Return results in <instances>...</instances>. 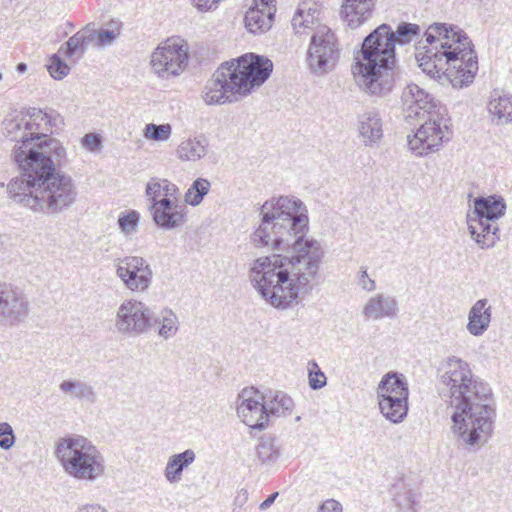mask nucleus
<instances>
[{"instance_id":"nucleus-49","label":"nucleus","mask_w":512,"mask_h":512,"mask_svg":"<svg viewBox=\"0 0 512 512\" xmlns=\"http://www.w3.org/2000/svg\"><path fill=\"white\" fill-rule=\"evenodd\" d=\"M319 512H342V505L334 499H329L320 506Z\"/></svg>"},{"instance_id":"nucleus-15","label":"nucleus","mask_w":512,"mask_h":512,"mask_svg":"<svg viewBox=\"0 0 512 512\" xmlns=\"http://www.w3.org/2000/svg\"><path fill=\"white\" fill-rule=\"evenodd\" d=\"M258 392L251 389H244L240 395L241 403L237 407V414L241 421L248 427L263 430L268 425L269 413L266 403H262L257 396Z\"/></svg>"},{"instance_id":"nucleus-46","label":"nucleus","mask_w":512,"mask_h":512,"mask_svg":"<svg viewBox=\"0 0 512 512\" xmlns=\"http://www.w3.org/2000/svg\"><path fill=\"white\" fill-rule=\"evenodd\" d=\"M102 143L101 137L96 133H87L82 138V145L89 151H96Z\"/></svg>"},{"instance_id":"nucleus-9","label":"nucleus","mask_w":512,"mask_h":512,"mask_svg":"<svg viewBox=\"0 0 512 512\" xmlns=\"http://www.w3.org/2000/svg\"><path fill=\"white\" fill-rule=\"evenodd\" d=\"M506 203L501 196L476 197L474 210L468 215V229L471 237L481 248L494 246L499 239L496 220L505 214Z\"/></svg>"},{"instance_id":"nucleus-19","label":"nucleus","mask_w":512,"mask_h":512,"mask_svg":"<svg viewBox=\"0 0 512 512\" xmlns=\"http://www.w3.org/2000/svg\"><path fill=\"white\" fill-rule=\"evenodd\" d=\"M2 133L11 141L20 143L19 146H23L24 149L33 144L30 140L27 115L24 111L15 110L7 114L2 122Z\"/></svg>"},{"instance_id":"nucleus-2","label":"nucleus","mask_w":512,"mask_h":512,"mask_svg":"<svg viewBox=\"0 0 512 512\" xmlns=\"http://www.w3.org/2000/svg\"><path fill=\"white\" fill-rule=\"evenodd\" d=\"M12 157L21 169V174L6 186L12 202L45 215H57L75 203L73 179L56 170L66 158L59 140L44 139L25 149L14 146Z\"/></svg>"},{"instance_id":"nucleus-47","label":"nucleus","mask_w":512,"mask_h":512,"mask_svg":"<svg viewBox=\"0 0 512 512\" xmlns=\"http://www.w3.org/2000/svg\"><path fill=\"white\" fill-rule=\"evenodd\" d=\"M117 33H115L113 30H101L99 32L96 31V37H97V43L98 45H107L111 44L114 39L116 38Z\"/></svg>"},{"instance_id":"nucleus-5","label":"nucleus","mask_w":512,"mask_h":512,"mask_svg":"<svg viewBox=\"0 0 512 512\" xmlns=\"http://www.w3.org/2000/svg\"><path fill=\"white\" fill-rule=\"evenodd\" d=\"M352 74L360 90L369 96L385 97L393 90L401 71L388 24H381L364 38Z\"/></svg>"},{"instance_id":"nucleus-39","label":"nucleus","mask_w":512,"mask_h":512,"mask_svg":"<svg viewBox=\"0 0 512 512\" xmlns=\"http://www.w3.org/2000/svg\"><path fill=\"white\" fill-rule=\"evenodd\" d=\"M421 28L418 24L401 22L397 25L395 31L392 30L393 45L396 43L404 45L410 43L415 37L420 35Z\"/></svg>"},{"instance_id":"nucleus-55","label":"nucleus","mask_w":512,"mask_h":512,"mask_svg":"<svg viewBox=\"0 0 512 512\" xmlns=\"http://www.w3.org/2000/svg\"><path fill=\"white\" fill-rule=\"evenodd\" d=\"M2 77H3V75H2V73L0 72V80H2Z\"/></svg>"},{"instance_id":"nucleus-11","label":"nucleus","mask_w":512,"mask_h":512,"mask_svg":"<svg viewBox=\"0 0 512 512\" xmlns=\"http://www.w3.org/2000/svg\"><path fill=\"white\" fill-rule=\"evenodd\" d=\"M156 322L153 311L144 302L127 299L117 308L114 325L119 334L138 337L147 333Z\"/></svg>"},{"instance_id":"nucleus-3","label":"nucleus","mask_w":512,"mask_h":512,"mask_svg":"<svg viewBox=\"0 0 512 512\" xmlns=\"http://www.w3.org/2000/svg\"><path fill=\"white\" fill-rule=\"evenodd\" d=\"M438 391L451 410V431L458 446L480 450L493 435L497 415L491 387L474 376L466 361L452 356L442 364Z\"/></svg>"},{"instance_id":"nucleus-42","label":"nucleus","mask_w":512,"mask_h":512,"mask_svg":"<svg viewBox=\"0 0 512 512\" xmlns=\"http://www.w3.org/2000/svg\"><path fill=\"white\" fill-rule=\"evenodd\" d=\"M48 70L50 75L54 79L61 80L65 76L69 74L70 68L69 66L61 59L60 56L54 54L51 57V63L48 66Z\"/></svg>"},{"instance_id":"nucleus-43","label":"nucleus","mask_w":512,"mask_h":512,"mask_svg":"<svg viewBox=\"0 0 512 512\" xmlns=\"http://www.w3.org/2000/svg\"><path fill=\"white\" fill-rule=\"evenodd\" d=\"M16 442V435L12 426L8 422L0 423V448L3 450L11 449Z\"/></svg>"},{"instance_id":"nucleus-28","label":"nucleus","mask_w":512,"mask_h":512,"mask_svg":"<svg viewBox=\"0 0 512 512\" xmlns=\"http://www.w3.org/2000/svg\"><path fill=\"white\" fill-rule=\"evenodd\" d=\"M274 12L271 9H260V7H251L245 14V26L253 34H261L271 28L274 19Z\"/></svg>"},{"instance_id":"nucleus-52","label":"nucleus","mask_w":512,"mask_h":512,"mask_svg":"<svg viewBox=\"0 0 512 512\" xmlns=\"http://www.w3.org/2000/svg\"><path fill=\"white\" fill-rule=\"evenodd\" d=\"M77 512H107L103 507L99 505H87L78 509Z\"/></svg>"},{"instance_id":"nucleus-50","label":"nucleus","mask_w":512,"mask_h":512,"mask_svg":"<svg viewBox=\"0 0 512 512\" xmlns=\"http://www.w3.org/2000/svg\"><path fill=\"white\" fill-rule=\"evenodd\" d=\"M278 497V492H274L271 495H269L263 502L260 503L259 508L261 510L268 509L276 500Z\"/></svg>"},{"instance_id":"nucleus-37","label":"nucleus","mask_w":512,"mask_h":512,"mask_svg":"<svg viewBox=\"0 0 512 512\" xmlns=\"http://www.w3.org/2000/svg\"><path fill=\"white\" fill-rule=\"evenodd\" d=\"M210 187L209 180L201 177L197 178L185 193V202L191 206L199 205L205 195L208 194Z\"/></svg>"},{"instance_id":"nucleus-36","label":"nucleus","mask_w":512,"mask_h":512,"mask_svg":"<svg viewBox=\"0 0 512 512\" xmlns=\"http://www.w3.org/2000/svg\"><path fill=\"white\" fill-rule=\"evenodd\" d=\"M390 492L395 504L401 511L411 510L415 512L416 499L411 489L402 479L397 480L392 485Z\"/></svg>"},{"instance_id":"nucleus-35","label":"nucleus","mask_w":512,"mask_h":512,"mask_svg":"<svg viewBox=\"0 0 512 512\" xmlns=\"http://www.w3.org/2000/svg\"><path fill=\"white\" fill-rule=\"evenodd\" d=\"M159 324L157 334L159 337L167 340L174 337L179 330V319L177 315L169 308H165L160 312V315L155 317Z\"/></svg>"},{"instance_id":"nucleus-48","label":"nucleus","mask_w":512,"mask_h":512,"mask_svg":"<svg viewBox=\"0 0 512 512\" xmlns=\"http://www.w3.org/2000/svg\"><path fill=\"white\" fill-rule=\"evenodd\" d=\"M193 5L199 10V11H210L212 9H216L218 3L220 0H192Z\"/></svg>"},{"instance_id":"nucleus-31","label":"nucleus","mask_w":512,"mask_h":512,"mask_svg":"<svg viewBox=\"0 0 512 512\" xmlns=\"http://www.w3.org/2000/svg\"><path fill=\"white\" fill-rule=\"evenodd\" d=\"M383 416L392 423H400L407 416L408 398H391L378 401Z\"/></svg>"},{"instance_id":"nucleus-25","label":"nucleus","mask_w":512,"mask_h":512,"mask_svg":"<svg viewBox=\"0 0 512 512\" xmlns=\"http://www.w3.org/2000/svg\"><path fill=\"white\" fill-rule=\"evenodd\" d=\"M342 13L351 28H357L366 21L373 12L375 0H345Z\"/></svg>"},{"instance_id":"nucleus-45","label":"nucleus","mask_w":512,"mask_h":512,"mask_svg":"<svg viewBox=\"0 0 512 512\" xmlns=\"http://www.w3.org/2000/svg\"><path fill=\"white\" fill-rule=\"evenodd\" d=\"M358 274V284L363 290L371 292L376 289V283L368 276L367 269L365 267H360Z\"/></svg>"},{"instance_id":"nucleus-20","label":"nucleus","mask_w":512,"mask_h":512,"mask_svg":"<svg viewBox=\"0 0 512 512\" xmlns=\"http://www.w3.org/2000/svg\"><path fill=\"white\" fill-rule=\"evenodd\" d=\"M320 7L315 0H301L292 18L291 24L296 34H306L307 30H317L319 24Z\"/></svg>"},{"instance_id":"nucleus-22","label":"nucleus","mask_w":512,"mask_h":512,"mask_svg":"<svg viewBox=\"0 0 512 512\" xmlns=\"http://www.w3.org/2000/svg\"><path fill=\"white\" fill-rule=\"evenodd\" d=\"M359 134L366 146L375 145L383 136L382 119L378 111H366L359 116Z\"/></svg>"},{"instance_id":"nucleus-53","label":"nucleus","mask_w":512,"mask_h":512,"mask_svg":"<svg viewBox=\"0 0 512 512\" xmlns=\"http://www.w3.org/2000/svg\"><path fill=\"white\" fill-rule=\"evenodd\" d=\"M6 241H7V235L0 233V252L5 248Z\"/></svg>"},{"instance_id":"nucleus-27","label":"nucleus","mask_w":512,"mask_h":512,"mask_svg":"<svg viewBox=\"0 0 512 512\" xmlns=\"http://www.w3.org/2000/svg\"><path fill=\"white\" fill-rule=\"evenodd\" d=\"M59 389L72 399L93 404L97 401V393L94 387L86 381L79 379L63 380Z\"/></svg>"},{"instance_id":"nucleus-33","label":"nucleus","mask_w":512,"mask_h":512,"mask_svg":"<svg viewBox=\"0 0 512 512\" xmlns=\"http://www.w3.org/2000/svg\"><path fill=\"white\" fill-rule=\"evenodd\" d=\"M207 141L203 137L183 141L177 149V155L184 161H197L207 153Z\"/></svg>"},{"instance_id":"nucleus-7","label":"nucleus","mask_w":512,"mask_h":512,"mask_svg":"<svg viewBox=\"0 0 512 512\" xmlns=\"http://www.w3.org/2000/svg\"><path fill=\"white\" fill-rule=\"evenodd\" d=\"M413 110L417 112L414 119L424 121L412 137L408 136L409 149L415 155H427L451 140L453 132L447 109L432 95L427 93V99L420 98Z\"/></svg>"},{"instance_id":"nucleus-34","label":"nucleus","mask_w":512,"mask_h":512,"mask_svg":"<svg viewBox=\"0 0 512 512\" xmlns=\"http://www.w3.org/2000/svg\"><path fill=\"white\" fill-rule=\"evenodd\" d=\"M280 448L272 436H263L256 446V455L261 465L271 466L280 457Z\"/></svg>"},{"instance_id":"nucleus-23","label":"nucleus","mask_w":512,"mask_h":512,"mask_svg":"<svg viewBox=\"0 0 512 512\" xmlns=\"http://www.w3.org/2000/svg\"><path fill=\"white\" fill-rule=\"evenodd\" d=\"M96 38V30L89 25L71 36L59 48V53L67 58L80 59L87 50L88 45Z\"/></svg>"},{"instance_id":"nucleus-51","label":"nucleus","mask_w":512,"mask_h":512,"mask_svg":"<svg viewBox=\"0 0 512 512\" xmlns=\"http://www.w3.org/2000/svg\"><path fill=\"white\" fill-rule=\"evenodd\" d=\"M254 1H255V5L257 6V4H258V7H260V9H264L266 11H267V9H271V11H273L275 13V11H276L275 6L272 5L274 0H254Z\"/></svg>"},{"instance_id":"nucleus-10","label":"nucleus","mask_w":512,"mask_h":512,"mask_svg":"<svg viewBox=\"0 0 512 512\" xmlns=\"http://www.w3.org/2000/svg\"><path fill=\"white\" fill-rule=\"evenodd\" d=\"M340 58V48L335 33L328 26H320L312 34L306 53L309 71L316 76L331 72Z\"/></svg>"},{"instance_id":"nucleus-1","label":"nucleus","mask_w":512,"mask_h":512,"mask_svg":"<svg viewBox=\"0 0 512 512\" xmlns=\"http://www.w3.org/2000/svg\"><path fill=\"white\" fill-rule=\"evenodd\" d=\"M307 212L305 204L294 196L265 201L260 208L261 222L251 235L256 247L291 253L260 257L249 271L253 287L279 310L297 305L319 283L324 250L317 240L306 238Z\"/></svg>"},{"instance_id":"nucleus-54","label":"nucleus","mask_w":512,"mask_h":512,"mask_svg":"<svg viewBox=\"0 0 512 512\" xmlns=\"http://www.w3.org/2000/svg\"><path fill=\"white\" fill-rule=\"evenodd\" d=\"M16 70L17 72L19 73H24L26 70H27V65L25 63H19L17 66H16Z\"/></svg>"},{"instance_id":"nucleus-12","label":"nucleus","mask_w":512,"mask_h":512,"mask_svg":"<svg viewBox=\"0 0 512 512\" xmlns=\"http://www.w3.org/2000/svg\"><path fill=\"white\" fill-rule=\"evenodd\" d=\"M30 310L28 297L21 288L0 282V326L19 327L27 321Z\"/></svg>"},{"instance_id":"nucleus-26","label":"nucleus","mask_w":512,"mask_h":512,"mask_svg":"<svg viewBox=\"0 0 512 512\" xmlns=\"http://www.w3.org/2000/svg\"><path fill=\"white\" fill-rule=\"evenodd\" d=\"M196 459V454L192 449L173 454L169 457L164 469L166 480L171 483H178L182 478L183 471L189 467Z\"/></svg>"},{"instance_id":"nucleus-24","label":"nucleus","mask_w":512,"mask_h":512,"mask_svg":"<svg viewBox=\"0 0 512 512\" xmlns=\"http://www.w3.org/2000/svg\"><path fill=\"white\" fill-rule=\"evenodd\" d=\"M409 390L406 381L396 372L385 374L377 387L378 401L391 398H408Z\"/></svg>"},{"instance_id":"nucleus-6","label":"nucleus","mask_w":512,"mask_h":512,"mask_svg":"<svg viewBox=\"0 0 512 512\" xmlns=\"http://www.w3.org/2000/svg\"><path fill=\"white\" fill-rule=\"evenodd\" d=\"M273 62L254 53L223 62L206 82L202 98L207 105L236 102L270 77Z\"/></svg>"},{"instance_id":"nucleus-16","label":"nucleus","mask_w":512,"mask_h":512,"mask_svg":"<svg viewBox=\"0 0 512 512\" xmlns=\"http://www.w3.org/2000/svg\"><path fill=\"white\" fill-rule=\"evenodd\" d=\"M150 212L154 223L164 230L179 228L187 221V207L178 199H160L150 205Z\"/></svg>"},{"instance_id":"nucleus-4","label":"nucleus","mask_w":512,"mask_h":512,"mask_svg":"<svg viewBox=\"0 0 512 512\" xmlns=\"http://www.w3.org/2000/svg\"><path fill=\"white\" fill-rule=\"evenodd\" d=\"M425 45L419 42L416 59L424 73L433 79L445 76L453 87L473 82L478 59L469 37L455 26L434 23L424 33Z\"/></svg>"},{"instance_id":"nucleus-13","label":"nucleus","mask_w":512,"mask_h":512,"mask_svg":"<svg viewBox=\"0 0 512 512\" xmlns=\"http://www.w3.org/2000/svg\"><path fill=\"white\" fill-rule=\"evenodd\" d=\"M116 275L132 292H145L152 283L153 272L149 263L140 256L119 259Z\"/></svg>"},{"instance_id":"nucleus-21","label":"nucleus","mask_w":512,"mask_h":512,"mask_svg":"<svg viewBox=\"0 0 512 512\" xmlns=\"http://www.w3.org/2000/svg\"><path fill=\"white\" fill-rule=\"evenodd\" d=\"M492 319V307L488 299L477 300L468 312L467 331L475 337L482 336L489 328Z\"/></svg>"},{"instance_id":"nucleus-40","label":"nucleus","mask_w":512,"mask_h":512,"mask_svg":"<svg viewBox=\"0 0 512 512\" xmlns=\"http://www.w3.org/2000/svg\"><path fill=\"white\" fill-rule=\"evenodd\" d=\"M308 382L312 390H319L327 383V378L323 371L319 368L315 360L308 362Z\"/></svg>"},{"instance_id":"nucleus-17","label":"nucleus","mask_w":512,"mask_h":512,"mask_svg":"<svg viewBox=\"0 0 512 512\" xmlns=\"http://www.w3.org/2000/svg\"><path fill=\"white\" fill-rule=\"evenodd\" d=\"M399 302L395 296L376 293L363 306L362 315L366 320L394 319L399 314Z\"/></svg>"},{"instance_id":"nucleus-18","label":"nucleus","mask_w":512,"mask_h":512,"mask_svg":"<svg viewBox=\"0 0 512 512\" xmlns=\"http://www.w3.org/2000/svg\"><path fill=\"white\" fill-rule=\"evenodd\" d=\"M26 115L32 143L40 142L44 139H53L48 136V132H52V127H57L62 123V118L59 114H49L36 108H29Z\"/></svg>"},{"instance_id":"nucleus-32","label":"nucleus","mask_w":512,"mask_h":512,"mask_svg":"<svg viewBox=\"0 0 512 512\" xmlns=\"http://www.w3.org/2000/svg\"><path fill=\"white\" fill-rule=\"evenodd\" d=\"M488 110L492 115L497 116L500 121H512V97L494 90L491 92Z\"/></svg>"},{"instance_id":"nucleus-29","label":"nucleus","mask_w":512,"mask_h":512,"mask_svg":"<svg viewBox=\"0 0 512 512\" xmlns=\"http://www.w3.org/2000/svg\"><path fill=\"white\" fill-rule=\"evenodd\" d=\"M178 187L167 179L153 177L146 185V195L151 204L160 199L177 200Z\"/></svg>"},{"instance_id":"nucleus-14","label":"nucleus","mask_w":512,"mask_h":512,"mask_svg":"<svg viewBox=\"0 0 512 512\" xmlns=\"http://www.w3.org/2000/svg\"><path fill=\"white\" fill-rule=\"evenodd\" d=\"M188 54L182 45L159 46L151 55V66L163 78L178 75L187 65Z\"/></svg>"},{"instance_id":"nucleus-38","label":"nucleus","mask_w":512,"mask_h":512,"mask_svg":"<svg viewBox=\"0 0 512 512\" xmlns=\"http://www.w3.org/2000/svg\"><path fill=\"white\" fill-rule=\"evenodd\" d=\"M266 406L268 408L269 416H286L291 414L294 402L290 396L282 392H277L273 399L266 403Z\"/></svg>"},{"instance_id":"nucleus-8","label":"nucleus","mask_w":512,"mask_h":512,"mask_svg":"<svg viewBox=\"0 0 512 512\" xmlns=\"http://www.w3.org/2000/svg\"><path fill=\"white\" fill-rule=\"evenodd\" d=\"M55 456L71 477L93 481L104 472V459L87 438L73 435L59 439Z\"/></svg>"},{"instance_id":"nucleus-44","label":"nucleus","mask_w":512,"mask_h":512,"mask_svg":"<svg viewBox=\"0 0 512 512\" xmlns=\"http://www.w3.org/2000/svg\"><path fill=\"white\" fill-rule=\"evenodd\" d=\"M139 222V213L132 210L118 219V225L121 231L125 234H131L136 231Z\"/></svg>"},{"instance_id":"nucleus-30","label":"nucleus","mask_w":512,"mask_h":512,"mask_svg":"<svg viewBox=\"0 0 512 512\" xmlns=\"http://www.w3.org/2000/svg\"><path fill=\"white\" fill-rule=\"evenodd\" d=\"M420 98L427 99V92L416 84L407 85L402 92L403 114L409 124H413L414 117L417 116V112L413 108Z\"/></svg>"},{"instance_id":"nucleus-41","label":"nucleus","mask_w":512,"mask_h":512,"mask_svg":"<svg viewBox=\"0 0 512 512\" xmlns=\"http://www.w3.org/2000/svg\"><path fill=\"white\" fill-rule=\"evenodd\" d=\"M172 127L170 124L157 125L154 123L147 124L144 129V136L147 139L155 141L168 140L171 135Z\"/></svg>"}]
</instances>
